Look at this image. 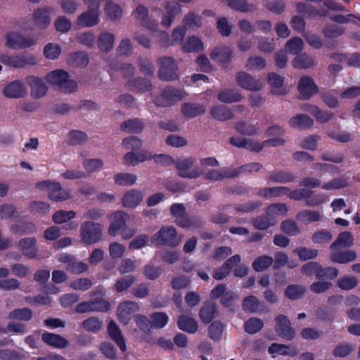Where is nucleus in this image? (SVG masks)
Returning a JSON list of instances; mask_svg holds the SVG:
<instances>
[{
  "label": "nucleus",
  "mask_w": 360,
  "mask_h": 360,
  "mask_svg": "<svg viewBox=\"0 0 360 360\" xmlns=\"http://www.w3.org/2000/svg\"><path fill=\"white\" fill-rule=\"evenodd\" d=\"M316 59L307 53L297 56L292 60V65L297 69H307L316 65Z\"/></svg>",
  "instance_id": "nucleus-36"
},
{
  "label": "nucleus",
  "mask_w": 360,
  "mask_h": 360,
  "mask_svg": "<svg viewBox=\"0 0 360 360\" xmlns=\"http://www.w3.org/2000/svg\"><path fill=\"white\" fill-rule=\"evenodd\" d=\"M176 224L181 228H201L205 221L201 217L192 215L176 221Z\"/></svg>",
  "instance_id": "nucleus-44"
},
{
  "label": "nucleus",
  "mask_w": 360,
  "mask_h": 360,
  "mask_svg": "<svg viewBox=\"0 0 360 360\" xmlns=\"http://www.w3.org/2000/svg\"><path fill=\"white\" fill-rule=\"evenodd\" d=\"M196 160L193 157H184L177 159L174 162L178 175L186 179H196L202 174V171L199 168L192 169Z\"/></svg>",
  "instance_id": "nucleus-6"
},
{
  "label": "nucleus",
  "mask_w": 360,
  "mask_h": 360,
  "mask_svg": "<svg viewBox=\"0 0 360 360\" xmlns=\"http://www.w3.org/2000/svg\"><path fill=\"white\" fill-rule=\"evenodd\" d=\"M263 326L264 322L262 319L252 317L245 322L244 329L248 334H255L260 331Z\"/></svg>",
  "instance_id": "nucleus-52"
},
{
  "label": "nucleus",
  "mask_w": 360,
  "mask_h": 360,
  "mask_svg": "<svg viewBox=\"0 0 360 360\" xmlns=\"http://www.w3.org/2000/svg\"><path fill=\"white\" fill-rule=\"evenodd\" d=\"M152 327L157 328H164L169 321V317L165 312H155L150 314Z\"/></svg>",
  "instance_id": "nucleus-60"
},
{
  "label": "nucleus",
  "mask_w": 360,
  "mask_h": 360,
  "mask_svg": "<svg viewBox=\"0 0 360 360\" xmlns=\"http://www.w3.org/2000/svg\"><path fill=\"white\" fill-rule=\"evenodd\" d=\"M143 200V195L141 191L131 189L127 192L122 197V205L124 207L134 208L136 207Z\"/></svg>",
  "instance_id": "nucleus-29"
},
{
  "label": "nucleus",
  "mask_w": 360,
  "mask_h": 360,
  "mask_svg": "<svg viewBox=\"0 0 360 360\" xmlns=\"http://www.w3.org/2000/svg\"><path fill=\"white\" fill-rule=\"evenodd\" d=\"M231 8L242 12H252L257 9V6L248 3L247 0H223Z\"/></svg>",
  "instance_id": "nucleus-34"
},
{
  "label": "nucleus",
  "mask_w": 360,
  "mask_h": 360,
  "mask_svg": "<svg viewBox=\"0 0 360 360\" xmlns=\"http://www.w3.org/2000/svg\"><path fill=\"white\" fill-rule=\"evenodd\" d=\"M68 63L75 67H84L89 63V58L85 52H76L70 56Z\"/></svg>",
  "instance_id": "nucleus-55"
},
{
  "label": "nucleus",
  "mask_w": 360,
  "mask_h": 360,
  "mask_svg": "<svg viewBox=\"0 0 360 360\" xmlns=\"http://www.w3.org/2000/svg\"><path fill=\"white\" fill-rule=\"evenodd\" d=\"M5 46L8 49L20 50L30 48L37 44V40L20 32L12 31L5 34Z\"/></svg>",
  "instance_id": "nucleus-5"
},
{
  "label": "nucleus",
  "mask_w": 360,
  "mask_h": 360,
  "mask_svg": "<svg viewBox=\"0 0 360 360\" xmlns=\"http://www.w3.org/2000/svg\"><path fill=\"white\" fill-rule=\"evenodd\" d=\"M143 127V122L137 118L128 120L120 125L121 130L129 134H139Z\"/></svg>",
  "instance_id": "nucleus-41"
},
{
  "label": "nucleus",
  "mask_w": 360,
  "mask_h": 360,
  "mask_svg": "<svg viewBox=\"0 0 360 360\" xmlns=\"http://www.w3.org/2000/svg\"><path fill=\"white\" fill-rule=\"evenodd\" d=\"M296 219L304 224H309L314 221H320L321 216L319 212L304 210L297 214Z\"/></svg>",
  "instance_id": "nucleus-46"
},
{
  "label": "nucleus",
  "mask_w": 360,
  "mask_h": 360,
  "mask_svg": "<svg viewBox=\"0 0 360 360\" xmlns=\"http://www.w3.org/2000/svg\"><path fill=\"white\" fill-rule=\"evenodd\" d=\"M33 316L32 311L27 307L16 309L10 312L8 319L10 320H18L23 321H30Z\"/></svg>",
  "instance_id": "nucleus-50"
},
{
  "label": "nucleus",
  "mask_w": 360,
  "mask_h": 360,
  "mask_svg": "<svg viewBox=\"0 0 360 360\" xmlns=\"http://www.w3.org/2000/svg\"><path fill=\"white\" fill-rule=\"evenodd\" d=\"M212 117L218 121H226L233 117V114L231 109L226 105H218L213 107L211 110Z\"/></svg>",
  "instance_id": "nucleus-37"
},
{
  "label": "nucleus",
  "mask_w": 360,
  "mask_h": 360,
  "mask_svg": "<svg viewBox=\"0 0 360 360\" xmlns=\"http://www.w3.org/2000/svg\"><path fill=\"white\" fill-rule=\"evenodd\" d=\"M232 51L229 47L223 46L215 48L210 53V58L218 63H226L231 57Z\"/></svg>",
  "instance_id": "nucleus-39"
},
{
  "label": "nucleus",
  "mask_w": 360,
  "mask_h": 360,
  "mask_svg": "<svg viewBox=\"0 0 360 360\" xmlns=\"http://www.w3.org/2000/svg\"><path fill=\"white\" fill-rule=\"evenodd\" d=\"M151 242L154 245H167L173 248L179 243V240L177 239V233L174 227L164 226L152 236Z\"/></svg>",
  "instance_id": "nucleus-8"
},
{
  "label": "nucleus",
  "mask_w": 360,
  "mask_h": 360,
  "mask_svg": "<svg viewBox=\"0 0 360 360\" xmlns=\"http://www.w3.org/2000/svg\"><path fill=\"white\" fill-rule=\"evenodd\" d=\"M217 315V305L212 302L206 303L200 311V319L205 323H210Z\"/></svg>",
  "instance_id": "nucleus-42"
},
{
  "label": "nucleus",
  "mask_w": 360,
  "mask_h": 360,
  "mask_svg": "<svg viewBox=\"0 0 360 360\" xmlns=\"http://www.w3.org/2000/svg\"><path fill=\"white\" fill-rule=\"evenodd\" d=\"M288 187L286 186H274L259 188L257 192V195L266 199L277 198L285 195L288 192Z\"/></svg>",
  "instance_id": "nucleus-27"
},
{
  "label": "nucleus",
  "mask_w": 360,
  "mask_h": 360,
  "mask_svg": "<svg viewBox=\"0 0 360 360\" xmlns=\"http://www.w3.org/2000/svg\"><path fill=\"white\" fill-rule=\"evenodd\" d=\"M292 252L297 255L302 261L314 259L319 255V251L317 250L306 247L297 248L292 251Z\"/></svg>",
  "instance_id": "nucleus-54"
},
{
  "label": "nucleus",
  "mask_w": 360,
  "mask_h": 360,
  "mask_svg": "<svg viewBox=\"0 0 360 360\" xmlns=\"http://www.w3.org/2000/svg\"><path fill=\"white\" fill-rule=\"evenodd\" d=\"M115 35L108 32H101L98 37V46L101 51L109 52L112 50L114 42Z\"/></svg>",
  "instance_id": "nucleus-35"
},
{
  "label": "nucleus",
  "mask_w": 360,
  "mask_h": 360,
  "mask_svg": "<svg viewBox=\"0 0 360 360\" xmlns=\"http://www.w3.org/2000/svg\"><path fill=\"white\" fill-rule=\"evenodd\" d=\"M275 330L277 334L286 340H292L295 337V331L290 326V321L285 315H278L276 319Z\"/></svg>",
  "instance_id": "nucleus-14"
},
{
  "label": "nucleus",
  "mask_w": 360,
  "mask_h": 360,
  "mask_svg": "<svg viewBox=\"0 0 360 360\" xmlns=\"http://www.w3.org/2000/svg\"><path fill=\"white\" fill-rule=\"evenodd\" d=\"M53 11V9L49 6L39 7L33 11V22L38 29L45 30L49 26Z\"/></svg>",
  "instance_id": "nucleus-10"
},
{
  "label": "nucleus",
  "mask_w": 360,
  "mask_h": 360,
  "mask_svg": "<svg viewBox=\"0 0 360 360\" xmlns=\"http://www.w3.org/2000/svg\"><path fill=\"white\" fill-rule=\"evenodd\" d=\"M158 77L160 80L173 81L179 78V66L176 60L171 56H162L157 59Z\"/></svg>",
  "instance_id": "nucleus-3"
},
{
  "label": "nucleus",
  "mask_w": 360,
  "mask_h": 360,
  "mask_svg": "<svg viewBox=\"0 0 360 360\" xmlns=\"http://www.w3.org/2000/svg\"><path fill=\"white\" fill-rule=\"evenodd\" d=\"M151 158V155L148 154L147 151L141 150L138 153L130 151L124 155L123 164L127 166H135L139 162H143Z\"/></svg>",
  "instance_id": "nucleus-26"
},
{
  "label": "nucleus",
  "mask_w": 360,
  "mask_h": 360,
  "mask_svg": "<svg viewBox=\"0 0 360 360\" xmlns=\"http://www.w3.org/2000/svg\"><path fill=\"white\" fill-rule=\"evenodd\" d=\"M242 307L245 311L256 313L259 311L261 304L257 297L249 295L243 300Z\"/></svg>",
  "instance_id": "nucleus-51"
},
{
  "label": "nucleus",
  "mask_w": 360,
  "mask_h": 360,
  "mask_svg": "<svg viewBox=\"0 0 360 360\" xmlns=\"http://www.w3.org/2000/svg\"><path fill=\"white\" fill-rule=\"evenodd\" d=\"M182 22L186 29L196 30L202 25V18L193 12H189L184 16Z\"/></svg>",
  "instance_id": "nucleus-49"
},
{
  "label": "nucleus",
  "mask_w": 360,
  "mask_h": 360,
  "mask_svg": "<svg viewBox=\"0 0 360 360\" xmlns=\"http://www.w3.org/2000/svg\"><path fill=\"white\" fill-rule=\"evenodd\" d=\"M236 81L241 87L251 91H258L264 87V84L262 81L253 78L250 75L245 72L238 73Z\"/></svg>",
  "instance_id": "nucleus-13"
},
{
  "label": "nucleus",
  "mask_w": 360,
  "mask_h": 360,
  "mask_svg": "<svg viewBox=\"0 0 360 360\" xmlns=\"http://www.w3.org/2000/svg\"><path fill=\"white\" fill-rule=\"evenodd\" d=\"M203 43L196 36H191L186 39L182 45L181 49L184 52H200L203 50Z\"/></svg>",
  "instance_id": "nucleus-40"
},
{
  "label": "nucleus",
  "mask_w": 360,
  "mask_h": 360,
  "mask_svg": "<svg viewBox=\"0 0 360 360\" xmlns=\"http://www.w3.org/2000/svg\"><path fill=\"white\" fill-rule=\"evenodd\" d=\"M313 124V120L305 114H298L289 120V124L291 127L301 130L310 128Z\"/></svg>",
  "instance_id": "nucleus-31"
},
{
  "label": "nucleus",
  "mask_w": 360,
  "mask_h": 360,
  "mask_svg": "<svg viewBox=\"0 0 360 360\" xmlns=\"http://www.w3.org/2000/svg\"><path fill=\"white\" fill-rule=\"evenodd\" d=\"M46 79L61 92L70 94L77 89V82L70 79L69 74L63 70H56L49 72L46 76Z\"/></svg>",
  "instance_id": "nucleus-1"
},
{
  "label": "nucleus",
  "mask_w": 360,
  "mask_h": 360,
  "mask_svg": "<svg viewBox=\"0 0 360 360\" xmlns=\"http://www.w3.org/2000/svg\"><path fill=\"white\" fill-rule=\"evenodd\" d=\"M103 226L92 221L82 222L79 228V236L82 243L93 245L102 239Z\"/></svg>",
  "instance_id": "nucleus-2"
},
{
  "label": "nucleus",
  "mask_w": 360,
  "mask_h": 360,
  "mask_svg": "<svg viewBox=\"0 0 360 360\" xmlns=\"http://www.w3.org/2000/svg\"><path fill=\"white\" fill-rule=\"evenodd\" d=\"M356 253L354 250H346V251H338L331 250V253L329 255L330 259L333 262L340 264H347L350 262H353L356 259Z\"/></svg>",
  "instance_id": "nucleus-28"
},
{
  "label": "nucleus",
  "mask_w": 360,
  "mask_h": 360,
  "mask_svg": "<svg viewBox=\"0 0 360 360\" xmlns=\"http://www.w3.org/2000/svg\"><path fill=\"white\" fill-rule=\"evenodd\" d=\"M101 13L87 10L81 13L77 18L76 23L79 27H91L100 22Z\"/></svg>",
  "instance_id": "nucleus-21"
},
{
  "label": "nucleus",
  "mask_w": 360,
  "mask_h": 360,
  "mask_svg": "<svg viewBox=\"0 0 360 360\" xmlns=\"http://www.w3.org/2000/svg\"><path fill=\"white\" fill-rule=\"evenodd\" d=\"M82 326L86 331L96 333L101 329L103 322L96 317H91L82 322Z\"/></svg>",
  "instance_id": "nucleus-61"
},
{
  "label": "nucleus",
  "mask_w": 360,
  "mask_h": 360,
  "mask_svg": "<svg viewBox=\"0 0 360 360\" xmlns=\"http://www.w3.org/2000/svg\"><path fill=\"white\" fill-rule=\"evenodd\" d=\"M106 15L112 20L120 19L122 15V8L112 2L107 4L105 8Z\"/></svg>",
  "instance_id": "nucleus-64"
},
{
  "label": "nucleus",
  "mask_w": 360,
  "mask_h": 360,
  "mask_svg": "<svg viewBox=\"0 0 360 360\" xmlns=\"http://www.w3.org/2000/svg\"><path fill=\"white\" fill-rule=\"evenodd\" d=\"M234 178L233 168L224 167L221 169H210L205 173L204 179L210 181H220L224 179Z\"/></svg>",
  "instance_id": "nucleus-24"
},
{
  "label": "nucleus",
  "mask_w": 360,
  "mask_h": 360,
  "mask_svg": "<svg viewBox=\"0 0 360 360\" xmlns=\"http://www.w3.org/2000/svg\"><path fill=\"white\" fill-rule=\"evenodd\" d=\"M304 110L311 113L319 122L321 123L328 122L334 116L333 113L327 111H322L319 108L313 105H306Z\"/></svg>",
  "instance_id": "nucleus-43"
},
{
  "label": "nucleus",
  "mask_w": 360,
  "mask_h": 360,
  "mask_svg": "<svg viewBox=\"0 0 360 360\" xmlns=\"http://www.w3.org/2000/svg\"><path fill=\"white\" fill-rule=\"evenodd\" d=\"M136 278L132 275H128L124 277L119 278L116 280L114 284V289L117 292H122L127 291L130 288L134 283H135Z\"/></svg>",
  "instance_id": "nucleus-48"
},
{
  "label": "nucleus",
  "mask_w": 360,
  "mask_h": 360,
  "mask_svg": "<svg viewBox=\"0 0 360 360\" xmlns=\"http://www.w3.org/2000/svg\"><path fill=\"white\" fill-rule=\"evenodd\" d=\"M185 96L186 92L183 89L167 86L162 90L160 96L155 99V103L159 106L168 107L182 100Z\"/></svg>",
  "instance_id": "nucleus-7"
},
{
  "label": "nucleus",
  "mask_w": 360,
  "mask_h": 360,
  "mask_svg": "<svg viewBox=\"0 0 360 360\" xmlns=\"http://www.w3.org/2000/svg\"><path fill=\"white\" fill-rule=\"evenodd\" d=\"M274 259L271 256L262 255L252 262V268L257 272H261L272 265Z\"/></svg>",
  "instance_id": "nucleus-53"
},
{
  "label": "nucleus",
  "mask_w": 360,
  "mask_h": 360,
  "mask_svg": "<svg viewBox=\"0 0 360 360\" xmlns=\"http://www.w3.org/2000/svg\"><path fill=\"white\" fill-rule=\"evenodd\" d=\"M165 13H163L161 25L165 27H169L174 18L181 11L180 5L175 1H167L165 6Z\"/></svg>",
  "instance_id": "nucleus-20"
},
{
  "label": "nucleus",
  "mask_w": 360,
  "mask_h": 360,
  "mask_svg": "<svg viewBox=\"0 0 360 360\" xmlns=\"http://www.w3.org/2000/svg\"><path fill=\"white\" fill-rule=\"evenodd\" d=\"M128 215L122 211H117L109 216L110 224L108 227L109 235L115 237L118 231H120L125 226Z\"/></svg>",
  "instance_id": "nucleus-17"
},
{
  "label": "nucleus",
  "mask_w": 360,
  "mask_h": 360,
  "mask_svg": "<svg viewBox=\"0 0 360 360\" xmlns=\"http://www.w3.org/2000/svg\"><path fill=\"white\" fill-rule=\"evenodd\" d=\"M87 135L78 130H72L68 134V144L71 146L82 145L86 143Z\"/></svg>",
  "instance_id": "nucleus-58"
},
{
  "label": "nucleus",
  "mask_w": 360,
  "mask_h": 360,
  "mask_svg": "<svg viewBox=\"0 0 360 360\" xmlns=\"http://www.w3.org/2000/svg\"><path fill=\"white\" fill-rule=\"evenodd\" d=\"M182 113L187 117L191 118L202 115L205 112V107L200 103H184L181 107Z\"/></svg>",
  "instance_id": "nucleus-38"
},
{
  "label": "nucleus",
  "mask_w": 360,
  "mask_h": 360,
  "mask_svg": "<svg viewBox=\"0 0 360 360\" xmlns=\"http://www.w3.org/2000/svg\"><path fill=\"white\" fill-rule=\"evenodd\" d=\"M136 176L130 173H119L115 176V184L122 186H129L135 184Z\"/></svg>",
  "instance_id": "nucleus-59"
},
{
  "label": "nucleus",
  "mask_w": 360,
  "mask_h": 360,
  "mask_svg": "<svg viewBox=\"0 0 360 360\" xmlns=\"http://www.w3.org/2000/svg\"><path fill=\"white\" fill-rule=\"evenodd\" d=\"M268 79L273 94L285 95L288 92L287 89L283 86V79L281 76L272 72L269 74Z\"/></svg>",
  "instance_id": "nucleus-32"
},
{
  "label": "nucleus",
  "mask_w": 360,
  "mask_h": 360,
  "mask_svg": "<svg viewBox=\"0 0 360 360\" xmlns=\"http://www.w3.org/2000/svg\"><path fill=\"white\" fill-rule=\"evenodd\" d=\"M18 248L23 255L30 259H34L37 256L38 249L37 248V240L34 238L20 239L18 243Z\"/></svg>",
  "instance_id": "nucleus-22"
},
{
  "label": "nucleus",
  "mask_w": 360,
  "mask_h": 360,
  "mask_svg": "<svg viewBox=\"0 0 360 360\" xmlns=\"http://www.w3.org/2000/svg\"><path fill=\"white\" fill-rule=\"evenodd\" d=\"M2 94L7 98H22L27 95V89L22 81L17 79L5 84Z\"/></svg>",
  "instance_id": "nucleus-9"
},
{
  "label": "nucleus",
  "mask_w": 360,
  "mask_h": 360,
  "mask_svg": "<svg viewBox=\"0 0 360 360\" xmlns=\"http://www.w3.org/2000/svg\"><path fill=\"white\" fill-rule=\"evenodd\" d=\"M353 244V236L350 232L345 231L339 234L338 238L330 245V250L338 248H347Z\"/></svg>",
  "instance_id": "nucleus-33"
},
{
  "label": "nucleus",
  "mask_w": 360,
  "mask_h": 360,
  "mask_svg": "<svg viewBox=\"0 0 360 360\" xmlns=\"http://www.w3.org/2000/svg\"><path fill=\"white\" fill-rule=\"evenodd\" d=\"M266 179L269 183L288 184L295 182L297 176L286 170H274L268 172Z\"/></svg>",
  "instance_id": "nucleus-18"
},
{
  "label": "nucleus",
  "mask_w": 360,
  "mask_h": 360,
  "mask_svg": "<svg viewBox=\"0 0 360 360\" xmlns=\"http://www.w3.org/2000/svg\"><path fill=\"white\" fill-rule=\"evenodd\" d=\"M25 82L30 87V96L33 98L39 99L46 94L48 88L41 78L29 75L25 78Z\"/></svg>",
  "instance_id": "nucleus-12"
},
{
  "label": "nucleus",
  "mask_w": 360,
  "mask_h": 360,
  "mask_svg": "<svg viewBox=\"0 0 360 360\" xmlns=\"http://www.w3.org/2000/svg\"><path fill=\"white\" fill-rule=\"evenodd\" d=\"M303 46V41L300 37H294L286 43L285 49L290 53L296 55L302 51Z\"/></svg>",
  "instance_id": "nucleus-63"
},
{
  "label": "nucleus",
  "mask_w": 360,
  "mask_h": 360,
  "mask_svg": "<svg viewBox=\"0 0 360 360\" xmlns=\"http://www.w3.org/2000/svg\"><path fill=\"white\" fill-rule=\"evenodd\" d=\"M128 87L131 90L145 92L151 90L152 84L148 79L137 77L129 81Z\"/></svg>",
  "instance_id": "nucleus-47"
},
{
  "label": "nucleus",
  "mask_w": 360,
  "mask_h": 360,
  "mask_svg": "<svg viewBox=\"0 0 360 360\" xmlns=\"http://www.w3.org/2000/svg\"><path fill=\"white\" fill-rule=\"evenodd\" d=\"M306 291L304 286L301 285H291L287 287L285 294L290 300H299L303 297Z\"/></svg>",
  "instance_id": "nucleus-56"
},
{
  "label": "nucleus",
  "mask_w": 360,
  "mask_h": 360,
  "mask_svg": "<svg viewBox=\"0 0 360 360\" xmlns=\"http://www.w3.org/2000/svg\"><path fill=\"white\" fill-rule=\"evenodd\" d=\"M37 187L46 191L49 198L53 201H64L71 197L70 191L68 188H63L58 182L44 181L38 183Z\"/></svg>",
  "instance_id": "nucleus-4"
},
{
  "label": "nucleus",
  "mask_w": 360,
  "mask_h": 360,
  "mask_svg": "<svg viewBox=\"0 0 360 360\" xmlns=\"http://www.w3.org/2000/svg\"><path fill=\"white\" fill-rule=\"evenodd\" d=\"M134 321L141 332L145 334H150L151 333V322L145 315L137 314L135 316Z\"/></svg>",
  "instance_id": "nucleus-62"
},
{
  "label": "nucleus",
  "mask_w": 360,
  "mask_h": 360,
  "mask_svg": "<svg viewBox=\"0 0 360 360\" xmlns=\"http://www.w3.org/2000/svg\"><path fill=\"white\" fill-rule=\"evenodd\" d=\"M177 326L180 330L191 334L196 333L198 328L196 320L185 315L179 316Z\"/></svg>",
  "instance_id": "nucleus-30"
},
{
  "label": "nucleus",
  "mask_w": 360,
  "mask_h": 360,
  "mask_svg": "<svg viewBox=\"0 0 360 360\" xmlns=\"http://www.w3.org/2000/svg\"><path fill=\"white\" fill-rule=\"evenodd\" d=\"M298 91L301 94L302 98L307 100L312 96L316 94L319 88L315 84L314 79L309 76H304L300 78L298 83Z\"/></svg>",
  "instance_id": "nucleus-16"
},
{
  "label": "nucleus",
  "mask_w": 360,
  "mask_h": 360,
  "mask_svg": "<svg viewBox=\"0 0 360 360\" xmlns=\"http://www.w3.org/2000/svg\"><path fill=\"white\" fill-rule=\"evenodd\" d=\"M107 330L110 338L122 352H125L127 350L125 339L117 323L112 320L110 321L108 325Z\"/></svg>",
  "instance_id": "nucleus-23"
},
{
  "label": "nucleus",
  "mask_w": 360,
  "mask_h": 360,
  "mask_svg": "<svg viewBox=\"0 0 360 360\" xmlns=\"http://www.w3.org/2000/svg\"><path fill=\"white\" fill-rule=\"evenodd\" d=\"M139 309V304L135 302L127 300L120 303L117 309L119 321L124 325H127L131 319V315Z\"/></svg>",
  "instance_id": "nucleus-11"
},
{
  "label": "nucleus",
  "mask_w": 360,
  "mask_h": 360,
  "mask_svg": "<svg viewBox=\"0 0 360 360\" xmlns=\"http://www.w3.org/2000/svg\"><path fill=\"white\" fill-rule=\"evenodd\" d=\"M217 98L222 103H231L242 100L243 96L235 89H225L218 94Z\"/></svg>",
  "instance_id": "nucleus-45"
},
{
  "label": "nucleus",
  "mask_w": 360,
  "mask_h": 360,
  "mask_svg": "<svg viewBox=\"0 0 360 360\" xmlns=\"http://www.w3.org/2000/svg\"><path fill=\"white\" fill-rule=\"evenodd\" d=\"M108 309V304L103 300L83 302L75 307V311L79 314L94 311H107Z\"/></svg>",
  "instance_id": "nucleus-19"
},
{
  "label": "nucleus",
  "mask_w": 360,
  "mask_h": 360,
  "mask_svg": "<svg viewBox=\"0 0 360 360\" xmlns=\"http://www.w3.org/2000/svg\"><path fill=\"white\" fill-rule=\"evenodd\" d=\"M134 18L143 27L150 30H156L158 27V21L149 16L148 8L139 5L133 13Z\"/></svg>",
  "instance_id": "nucleus-15"
},
{
  "label": "nucleus",
  "mask_w": 360,
  "mask_h": 360,
  "mask_svg": "<svg viewBox=\"0 0 360 360\" xmlns=\"http://www.w3.org/2000/svg\"><path fill=\"white\" fill-rule=\"evenodd\" d=\"M262 165L259 162H251L248 164H245L244 165L240 166L237 168H233V176L234 178L240 175L243 173H252V172H258L262 168Z\"/></svg>",
  "instance_id": "nucleus-57"
},
{
  "label": "nucleus",
  "mask_w": 360,
  "mask_h": 360,
  "mask_svg": "<svg viewBox=\"0 0 360 360\" xmlns=\"http://www.w3.org/2000/svg\"><path fill=\"white\" fill-rule=\"evenodd\" d=\"M42 340L49 346L63 349L69 345V341L60 335L45 332L41 335Z\"/></svg>",
  "instance_id": "nucleus-25"
}]
</instances>
